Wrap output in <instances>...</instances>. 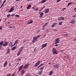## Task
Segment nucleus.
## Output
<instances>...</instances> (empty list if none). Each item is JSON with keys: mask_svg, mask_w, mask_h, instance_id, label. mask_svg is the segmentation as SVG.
Wrapping results in <instances>:
<instances>
[{"mask_svg": "<svg viewBox=\"0 0 76 76\" xmlns=\"http://www.w3.org/2000/svg\"><path fill=\"white\" fill-rule=\"evenodd\" d=\"M9 52H10V50H8L7 52V54H8V53H9Z\"/></svg>", "mask_w": 76, "mask_h": 76, "instance_id": "obj_36", "label": "nucleus"}, {"mask_svg": "<svg viewBox=\"0 0 76 76\" xmlns=\"http://www.w3.org/2000/svg\"><path fill=\"white\" fill-rule=\"evenodd\" d=\"M57 23H53V25H54V26L55 25H57Z\"/></svg>", "mask_w": 76, "mask_h": 76, "instance_id": "obj_46", "label": "nucleus"}, {"mask_svg": "<svg viewBox=\"0 0 76 76\" xmlns=\"http://www.w3.org/2000/svg\"><path fill=\"white\" fill-rule=\"evenodd\" d=\"M47 43H46L45 44H43L42 45V48H44V47H47Z\"/></svg>", "mask_w": 76, "mask_h": 76, "instance_id": "obj_7", "label": "nucleus"}, {"mask_svg": "<svg viewBox=\"0 0 76 76\" xmlns=\"http://www.w3.org/2000/svg\"><path fill=\"white\" fill-rule=\"evenodd\" d=\"M55 26H54V25H51V27H52V28H53V27H55Z\"/></svg>", "mask_w": 76, "mask_h": 76, "instance_id": "obj_45", "label": "nucleus"}, {"mask_svg": "<svg viewBox=\"0 0 76 76\" xmlns=\"http://www.w3.org/2000/svg\"><path fill=\"white\" fill-rule=\"evenodd\" d=\"M44 35V36L43 37V38H44L45 37V36H46V34H45Z\"/></svg>", "mask_w": 76, "mask_h": 76, "instance_id": "obj_59", "label": "nucleus"}, {"mask_svg": "<svg viewBox=\"0 0 76 76\" xmlns=\"http://www.w3.org/2000/svg\"><path fill=\"white\" fill-rule=\"evenodd\" d=\"M61 0H58L57 1V3H58V2H59V1H61Z\"/></svg>", "mask_w": 76, "mask_h": 76, "instance_id": "obj_49", "label": "nucleus"}, {"mask_svg": "<svg viewBox=\"0 0 76 76\" xmlns=\"http://www.w3.org/2000/svg\"><path fill=\"white\" fill-rule=\"evenodd\" d=\"M22 60V59L21 58H19L18 59V61H20V60Z\"/></svg>", "mask_w": 76, "mask_h": 76, "instance_id": "obj_47", "label": "nucleus"}, {"mask_svg": "<svg viewBox=\"0 0 76 76\" xmlns=\"http://www.w3.org/2000/svg\"><path fill=\"white\" fill-rule=\"evenodd\" d=\"M3 6H4V4L3 3L0 7V8L1 9V7H3Z\"/></svg>", "mask_w": 76, "mask_h": 76, "instance_id": "obj_30", "label": "nucleus"}, {"mask_svg": "<svg viewBox=\"0 0 76 76\" xmlns=\"http://www.w3.org/2000/svg\"><path fill=\"white\" fill-rule=\"evenodd\" d=\"M10 16V14H9L7 15V17L8 18H9Z\"/></svg>", "mask_w": 76, "mask_h": 76, "instance_id": "obj_34", "label": "nucleus"}, {"mask_svg": "<svg viewBox=\"0 0 76 76\" xmlns=\"http://www.w3.org/2000/svg\"><path fill=\"white\" fill-rule=\"evenodd\" d=\"M72 3L71 2H70V3H68V5H72Z\"/></svg>", "mask_w": 76, "mask_h": 76, "instance_id": "obj_31", "label": "nucleus"}, {"mask_svg": "<svg viewBox=\"0 0 76 76\" xmlns=\"http://www.w3.org/2000/svg\"><path fill=\"white\" fill-rule=\"evenodd\" d=\"M44 69V67H42L40 68V70H43Z\"/></svg>", "mask_w": 76, "mask_h": 76, "instance_id": "obj_27", "label": "nucleus"}, {"mask_svg": "<svg viewBox=\"0 0 76 76\" xmlns=\"http://www.w3.org/2000/svg\"><path fill=\"white\" fill-rule=\"evenodd\" d=\"M75 22V21L74 20H72L71 21V23H74Z\"/></svg>", "mask_w": 76, "mask_h": 76, "instance_id": "obj_24", "label": "nucleus"}, {"mask_svg": "<svg viewBox=\"0 0 76 76\" xmlns=\"http://www.w3.org/2000/svg\"><path fill=\"white\" fill-rule=\"evenodd\" d=\"M16 15V13H15L11 15V16H12V17H13V16H15V15Z\"/></svg>", "mask_w": 76, "mask_h": 76, "instance_id": "obj_29", "label": "nucleus"}, {"mask_svg": "<svg viewBox=\"0 0 76 76\" xmlns=\"http://www.w3.org/2000/svg\"><path fill=\"white\" fill-rule=\"evenodd\" d=\"M66 8H63L62 9V11H64V10H66Z\"/></svg>", "mask_w": 76, "mask_h": 76, "instance_id": "obj_37", "label": "nucleus"}, {"mask_svg": "<svg viewBox=\"0 0 76 76\" xmlns=\"http://www.w3.org/2000/svg\"><path fill=\"white\" fill-rule=\"evenodd\" d=\"M31 7V5H29L28 6V7L27 8V9H29Z\"/></svg>", "mask_w": 76, "mask_h": 76, "instance_id": "obj_15", "label": "nucleus"}, {"mask_svg": "<svg viewBox=\"0 0 76 76\" xmlns=\"http://www.w3.org/2000/svg\"><path fill=\"white\" fill-rule=\"evenodd\" d=\"M53 31H54L55 32H57V31L58 30L56 29H53Z\"/></svg>", "mask_w": 76, "mask_h": 76, "instance_id": "obj_39", "label": "nucleus"}, {"mask_svg": "<svg viewBox=\"0 0 76 76\" xmlns=\"http://www.w3.org/2000/svg\"><path fill=\"white\" fill-rule=\"evenodd\" d=\"M49 12V9H46L45 11V13H48Z\"/></svg>", "mask_w": 76, "mask_h": 76, "instance_id": "obj_13", "label": "nucleus"}, {"mask_svg": "<svg viewBox=\"0 0 76 76\" xmlns=\"http://www.w3.org/2000/svg\"><path fill=\"white\" fill-rule=\"evenodd\" d=\"M38 9H39L37 8H35V10H36V11H37V10H38Z\"/></svg>", "mask_w": 76, "mask_h": 76, "instance_id": "obj_42", "label": "nucleus"}, {"mask_svg": "<svg viewBox=\"0 0 76 76\" xmlns=\"http://www.w3.org/2000/svg\"><path fill=\"white\" fill-rule=\"evenodd\" d=\"M32 22H33V21H32V20H31L30 22H28V24H30V23H32Z\"/></svg>", "mask_w": 76, "mask_h": 76, "instance_id": "obj_21", "label": "nucleus"}, {"mask_svg": "<svg viewBox=\"0 0 76 76\" xmlns=\"http://www.w3.org/2000/svg\"><path fill=\"white\" fill-rule=\"evenodd\" d=\"M4 42H3V41H1L0 42V46H2V45H3V47H6L8 45V44H9V42H6L4 43V44H3Z\"/></svg>", "mask_w": 76, "mask_h": 76, "instance_id": "obj_1", "label": "nucleus"}, {"mask_svg": "<svg viewBox=\"0 0 76 76\" xmlns=\"http://www.w3.org/2000/svg\"><path fill=\"white\" fill-rule=\"evenodd\" d=\"M21 75H23V74H24V73H25V71H24V70H22L21 71Z\"/></svg>", "mask_w": 76, "mask_h": 76, "instance_id": "obj_17", "label": "nucleus"}, {"mask_svg": "<svg viewBox=\"0 0 76 76\" xmlns=\"http://www.w3.org/2000/svg\"><path fill=\"white\" fill-rule=\"evenodd\" d=\"M41 66L40 65H39L38 66H37V68H39V67H40Z\"/></svg>", "mask_w": 76, "mask_h": 76, "instance_id": "obj_52", "label": "nucleus"}, {"mask_svg": "<svg viewBox=\"0 0 76 76\" xmlns=\"http://www.w3.org/2000/svg\"><path fill=\"white\" fill-rule=\"evenodd\" d=\"M61 0H58L57 1V3H58V2H59V1H61Z\"/></svg>", "mask_w": 76, "mask_h": 76, "instance_id": "obj_48", "label": "nucleus"}, {"mask_svg": "<svg viewBox=\"0 0 76 76\" xmlns=\"http://www.w3.org/2000/svg\"><path fill=\"white\" fill-rule=\"evenodd\" d=\"M44 15V13L43 12L41 13L40 14V18H41V17L42 16V15Z\"/></svg>", "mask_w": 76, "mask_h": 76, "instance_id": "obj_19", "label": "nucleus"}, {"mask_svg": "<svg viewBox=\"0 0 76 76\" xmlns=\"http://www.w3.org/2000/svg\"><path fill=\"white\" fill-rule=\"evenodd\" d=\"M59 25H62V22H60L59 23Z\"/></svg>", "mask_w": 76, "mask_h": 76, "instance_id": "obj_32", "label": "nucleus"}, {"mask_svg": "<svg viewBox=\"0 0 76 76\" xmlns=\"http://www.w3.org/2000/svg\"><path fill=\"white\" fill-rule=\"evenodd\" d=\"M48 24V23H46L43 26V27L44 28L45 26H47V25Z\"/></svg>", "mask_w": 76, "mask_h": 76, "instance_id": "obj_26", "label": "nucleus"}, {"mask_svg": "<svg viewBox=\"0 0 76 76\" xmlns=\"http://www.w3.org/2000/svg\"><path fill=\"white\" fill-rule=\"evenodd\" d=\"M72 18H76V14L74 15L72 17Z\"/></svg>", "mask_w": 76, "mask_h": 76, "instance_id": "obj_40", "label": "nucleus"}, {"mask_svg": "<svg viewBox=\"0 0 76 76\" xmlns=\"http://www.w3.org/2000/svg\"><path fill=\"white\" fill-rule=\"evenodd\" d=\"M14 10V9L13 8H11L10 10L9 11V12H13Z\"/></svg>", "mask_w": 76, "mask_h": 76, "instance_id": "obj_11", "label": "nucleus"}, {"mask_svg": "<svg viewBox=\"0 0 76 76\" xmlns=\"http://www.w3.org/2000/svg\"><path fill=\"white\" fill-rule=\"evenodd\" d=\"M31 0H27V1H31Z\"/></svg>", "mask_w": 76, "mask_h": 76, "instance_id": "obj_62", "label": "nucleus"}, {"mask_svg": "<svg viewBox=\"0 0 76 76\" xmlns=\"http://www.w3.org/2000/svg\"><path fill=\"white\" fill-rule=\"evenodd\" d=\"M1 46H0V50H1Z\"/></svg>", "mask_w": 76, "mask_h": 76, "instance_id": "obj_54", "label": "nucleus"}, {"mask_svg": "<svg viewBox=\"0 0 76 76\" xmlns=\"http://www.w3.org/2000/svg\"><path fill=\"white\" fill-rule=\"evenodd\" d=\"M11 76H15V74L13 73Z\"/></svg>", "mask_w": 76, "mask_h": 76, "instance_id": "obj_53", "label": "nucleus"}, {"mask_svg": "<svg viewBox=\"0 0 76 76\" xmlns=\"http://www.w3.org/2000/svg\"><path fill=\"white\" fill-rule=\"evenodd\" d=\"M53 73V72L52 71H51L50 72V73H49L50 76H51V75H52V74Z\"/></svg>", "mask_w": 76, "mask_h": 76, "instance_id": "obj_23", "label": "nucleus"}, {"mask_svg": "<svg viewBox=\"0 0 76 76\" xmlns=\"http://www.w3.org/2000/svg\"><path fill=\"white\" fill-rule=\"evenodd\" d=\"M46 1H47V0H42L41 2V3H45Z\"/></svg>", "mask_w": 76, "mask_h": 76, "instance_id": "obj_14", "label": "nucleus"}, {"mask_svg": "<svg viewBox=\"0 0 76 76\" xmlns=\"http://www.w3.org/2000/svg\"><path fill=\"white\" fill-rule=\"evenodd\" d=\"M58 44H56V45H55V46H56V47H57V46H58Z\"/></svg>", "mask_w": 76, "mask_h": 76, "instance_id": "obj_55", "label": "nucleus"}, {"mask_svg": "<svg viewBox=\"0 0 76 76\" xmlns=\"http://www.w3.org/2000/svg\"><path fill=\"white\" fill-rule=\"evenodd\" d=\"M60 38H58L55 41V44H58L59 43V42L60 41Z\"/></svg>", "mask_w": 76, "mask_h": 76, "instance_id": "obj_4", "label": "nucleus"}, {"mask_svg": "<svg viewBox=\"0 0 76 76\" xmlns=\"http://www.w3.org/2000/svg\"><path fill=\"white\" fill-rule=\"evenodd\" d=\"M9 46H12V42H11L9 44Z\"/></svg>", "mask_w": 76, "mask_h": 76, "instance_id": "obj_25", "label": "nucleus"}, {"mask_svg": "<svg viewBox=\"0 0 76 76\" xmlns=\"http://www.w3.org/2000/svg\"><path fill=\"white\" fill-rule=\"evenodd\" d=\"M27 76H30V74L29 73H28L27 74Z\"/></svg>", "mask_w": 76, "mask_h": 76, "instance_id": "obj_43", "label": "nucleus"}, {"mask_svg": "<svg viewBox=\"0 0 76 76\" xmlns=\"http://www.w3.org/2000/svg\"><path fill=\"white\" fill-rule=\"evenodd\" d=\"M41 66L40 65H39L38 66H37V68H39V67H40Z\"/></svg>", "mask_w": 76, "mask_h": 76, "instance_id": "obj_51", "label": "nucleus"}, {"mask_svg": "<svg viewBox=\"0 0 76 76\" xmlns=\"http://www.w3.org/2000/svg\"><path fill=\"white\" fill-rule=\"evenodd\" d=\"M74 40L76 41V38H74Z\"/></svg>", "mask_w": 76, "mask_h": 76, "instance_id": "obj_64", "label": "nucleus"}, {"mask_svg": "<svg viewBox=\"0 0 76 76\" xmlns=\"http://www.w3.org/2000/svg\"><path fill=\"white\" fill-rule=\"evenodd\" d=\"M23 67V65H22L20 66V67L19 69V70H18L19 72H20V70H22V69Z\"/></svg>", "mask_w": 76, "mask_h": 76, "instance_id": "obj_8", "label": "nucleus"}, {"mask_svg": "<svg viewBox=\"0 0 76 76\" xmlns=\"http://www.w3.org/2000/svg\"><path fill=\"white\" fill-rule=\"evenodd\" d=\"M53 67L55 69H57V68H58V64H56L53 66Z\"/></svg>", "mask_w": 76, "mask_h": 76, "instance_id": "obj_9", "label": "nucleus"}, {"mask_svg": "<svg viewBox=\"0 0 76 76\" xmlns=\"http://www.w3.org/2000/svg\"><path fill=\"white\" fill-rule=\"evenodd\" d=\"M8 66H9L10 67L11 66V64H10V63H9L8 64Z\"/></svg>", "mask_w": 76, "mask_h": 76, "instance_id": "obj_50", "label": "nucleus"}, {"mask_svg": "<svg viewBox=\"0 0 76 76\" xmlns=\"http://www.w3.org/2000/svg\"><path fill=\"white\" fill-rule=\"evenodd\" d=\"M20 53H21V52H20V51H19L18 52V53L17 55V57L19 56V55H20Z\"/></svg>", "mask_w": 76, "mask_h": 76, "instance_id": "obj_16", "label": "nucleus"}, {"mask_svg": "<svg viewBox=\"0 0 76 76\" xmlns=\"http://www.w3.org/2000/svg\"><path fill=\"white\" fill-rule=\"evenodd\" d=\"M6 0H5L4 1V2L3 3L4 4V3H6Z\"/></svg>", "mask_w": 76, "mask_h": 76, "instance_id": "obj_44", "label": "nucleus"}, {"mask_svg": "<svg viewBox=\"0 0 76 76\" xmlns=\"http://www.w3.org/2000/svg\"><path fill=\"white\" fill-rule=\"evenodd\" d=\"M45 8V7H42V9H44Z\"/></svg>", "mask_w": 76, "mask_h": 76, "instance_id": "obj_60", "label": "nucleus"}, {"mask_svg": "<svg viewBox=\"0 0 76 76\" xmlns=\"http://www.w3.org/2000/svg\"><path fill=\"white\" fill-rule=\"evenodd\" d=\"M23 49V47H21L20 48V50H19V51H20L21 52H22V50Z\"/></svg>", "mask_w": 76, "mask_h": 76, "instance_id": "obj_18", "label": "nucleus"}, {"mask_svg": "<svg viewBox=\"0 0 76 76\" xmlns=\"http://www.w3.org/2000/svg\"><path fill=\"white\" fill-rule=\"evenodd\" d=\"M52 52L53 53V54H57V51L56 50V48H53V49Z\"/></svg>", "mask_w": 76, "mask_h": 76, "instance_id": "obj_3", "label": "nucleus"}, {"mask_svg": "<svg viewBox=\"0 0 76 76\" xmlns=\"http://www.w3.org/2000/svg\"><path fill=\"white\" fill-rule=\"evenodd\" d=\"M7 65V61H6L4 63V67H5Z\"/></svg>", "mask_w": 76, "mask_h": 76, "instance_id": "obj_12", "label": "nucleus"}, {"mask_svg": "<svg viewBox=\"0 0 76 76\" xmlns=\"http://www.w3.org/2000/svg\"><path fill=\"white\" fill-rule=\"evenodd\" d=\"M12 9H15V7H14V6H12Z\"/></svg>", "mask_w": 76, "mask_h": 76, "instance_id": "obj_57", "label": "nucleus"}, {"mask_svg": "<svg viewBox=\"0 0 76 76\" xmlns=\"http://www.w3.org/2000/svg\"><path fill=\"white\" fill-rule=\"evenodd\" d=\"M20 0H16V1H20Z\"/></svg>", "mask_w": 76, "mask_h": 76, "instance_id": "obj_63", "label": "nucleus"}, {"mask_svg": "<svg viewBox=\"0 0 76 76\" xmlns=\"http://www.w3.org/2000/svg\"><path fill=\"white\" fill-rule=\"evenodd\" d=\"M40 35H38L37 36L34 37L33 39V40L32 41V43H35V42L38 41L37 39L38 38L40 37Z\"/></svg>", "mask_w": 76, "mask_h": 76, "instance_id": "obj_2", "label": "nucleus"}, {"mask_svg": "<svg viewBox=\"0 0 76 76\" xmlns=\"http://www.w3.org/2000/svg\"><path fill=\"white\" fill-rule=\"evenodd\" d=\"M2 29V27H0V30H1Z\"/></svg>", "mask_w": 76, "mask_h": 76, "instance_id": "obj_61", "label": "nucleus"}, {"mask_svg": "<svg viewBox=\"0 0 76 76\" xmlns=\"http://www.w3.org/2000/svg\"><path fill=\"white\" fill-rule=\"evenodd\" d=\"M9 28H13V27L12 26H9Z\"/></svg>", "mask_w": 76, "mask_h": 76, "instance_id": "obj_41", "label": "nucleus"}, {"mask_svg": "<svg viewBox=\"0 0 76 76\" xmlns=\"http://www.w3.org/2000/svg\"><path fill=\"white\" fill-rule=\"evenodd\" d=\"M15 49H16V46H14L12 48V50H15Z\"/></svg>", "mask_w": 76, "mask_h": 76, "instance_id": "obj_22", "label": "nucleus"}, {"mask_svg": "<svg viewBox=\"0 0 76 76\" xmlns=\"http://www.w3.org/2000/svg\"><path fill=\"white\" fill-rule=\"evenodd\" d=\"M15 16H16V17H18V18H19V15H15Z\"/></svg>", "mask_w": 76, "mask_h": 76, "instance_id": "obj_33", "label": "nucleus"}, {"mask_svg": "<svg viewBox=\"0 0 76 76\" xmlns=\"http://www.w3.org/2000/svg\"><path fill=\"white\" fill-rule=\"evenodd\" d=\"M44 64L42 63V64H40V65L41 67V66H43V65H44Z\"/></svg>", "mask_w": 76, "mask_h": 76, "instance_id": "obj_38", "label": "nucleus"}, {"mask_svg": "<svg viewBox=\"0 0 76 76\" xmlns=\"http://www.w3.org/2000/svg\"><path fill=\"white\" fill-rule=\"evenodd\" d=\"M40 61H38L35 64L34 66V67H37L38 65H39V64H40Z\"/></svg>", "mask_w": 76, "mask_h": 76, "instance_id": "obj_6", "label": "nucleus"}, {"mask_svg": "<svg viewBox=\"0 0 76 76\" xmlns=\"http://www.w3.org/2000/svg\"><path fill=\"white\" fill-rule=\"evenodd\" d=\"M42 72H43V70L39 71V75H41L42 73Z\"/></svg>", "mask_w": 76, "mask_h": 76, "instance_id": "obj_10", "label": "nucleus"}, {"mask_svg": "<svg viewBox=\"0 0 76 76\" xmlns=\"http://www.w3.org/2000/svg\"><path fill=\"white\" fill-rule=\"evenodd\" d=\"M2 2L1 1V0H0V4H1Z\"/></svg>", "mask_w": 76, "mask_h": 76, "instance_id": "obj_56", "label": "nucleus"}, {"mask_svg": "<svg viewBox=\"0 0 76 76\" xmlns=\"http://www.w3.org/2000/svg\"><path fill=\"white\" fill-rule=\"evenodd\" d=\"M61 19L62 20H64V17H61Z\"/></svg>", "mask_w": 76, "mask_h": 76, "instance_id": "obj_28", "label": "nucleus"}, {"mask_svg": "<svg viewBox=\"0 0 76 76\" xmlns=\"http://www.w3.org/2000/svg\"><path fill=\"white\" fill-rule=\"evenodd\" d=\"M74 10H75V12H76V8H74Z\"/></svg>", "mask_w": 76, "mask_h": 76, "instance_id": "obj_58", "label": "nucleus"}, {"mask_svg": "<svg viewBox=\"0 0 76 76\" xmlns=\"http://www.w3.org/2000/svg\"><path fill=\"white\" fill-rule=\"evenodd\" d=\"M18 39L15 42V43H14V45H16V44H18Z\"/></svg>", "mask_w": 76, "mask_h": 76, "instance_id": "obj_20", "label": "nucleus"}, {"mask_svg": "<svg viewBox=\"0 0 76 76\" xmlns=\"http://www.w3.org/2000/svg\"><path fill=\"white\" fill-rule=\"evenodd\" d=\"M29 65V63L26 64L25 65H24L23 67V69H26V68H28V66Z\"/></svg>", "mask_w": 76, "mask_h": 76, "instance_id": "obj_5", "label": "nucleus"}, {"mask_svg": "<svg viewBox=\"0 0 76 76\" xmlns=\"http://www.w3.org/2000/svg\"><path fill=\"white\" fill-rule=\"evenodd\" d=\"M26 41V39L24 40L23 41V43H25Z\"/></svg>", "mask_w": 76, "mask_h": 76, "instance_id": "obj_35", "label": "nucleus"}]
</instances>
